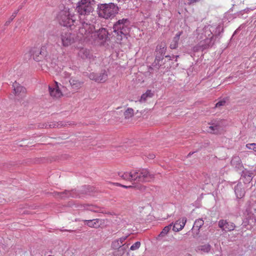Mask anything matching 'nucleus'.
<instances>
[{"mask_svg": "<svg viewBox=\"0 0 256 256\" xmlns=\"http://www.w3.org/2000/svg\"><path fill=\"white\" fill-rule=\"evenodd\" d=\"M204 221L202 218H198L195 220L192 231L196 235L199 234L200 229L204 225Z\"/></svg>", "mask_w": 256, "mask_h": 256, "instance_id": "obj_20", "label": "nucleus"}, {"mask_svg": "<svg viewBox=\"0 0 256 256\" xmlns=\"http://www.w3.org/2000/svg\"><path fill=\"white\" fill-rule=\"evenodd\" d=\"M48 44L43 45L40 48H34L32 50V56L36 62H42L44 60L46 62L52 64V60L49 56L47 48Z\"/></svg>", "mask_w": 256, "mask_h": 256, "instance_id": "obj_7", "label": "nucleus"}, {"mask_svg": "<svg viewBox=\"0 0 256 256\" xmlns=\"http://www.w3.org/2000/svg\"><path fill=\"white\" fill-rule=\"evenodd\" d=\"M55 126H56V124H52L50 125V128H54Z\"/></svg>", "mask_w": 256, "mask_h": 256, "instance_id": "obj_46", "label": "nucleus"}, {"mask_svg": "<svg viewBox=\"0 0 256 256\" xmlns=\"http://www.w3.org/2000/svg\"><path fill=\"white\" fill-rule=\"evenodd\" d=\"M97 74H94V73H91L89 75V78L92 80H94L95 82H97Z\"/></svg>", "mask_w": 256, "mask_h": 256, "instance_id": "obj_40", "label": "nucleus"}, {"mask_svg": "<svg viewBox=\"0 0 256 256\" xmlns=\"http://www.w3.org/2000/svg\"><path fill=\"white\" fill-rule=\"evenodd\" d=\"M166 50V48L165 44L162 43L158 45L156 48L157 52L160 54L161 56L165 54Z\"/></svg>", "mask_w": 256, "mask_h": 256, "instance_id": "obj_30", "label": "nucleus"}, {"mask_svg": "<svg viewBox=\"0 0 256 256\" xmlns=\"http://www.w3.org/2000/svg\"><path fill=\"white\" fill-rule=\"evenodd\" d=\"M231 164L236 168H240L242 166V161L239 156H234L231 160Z\"/></svg>", "mask_w": 256, "mask_h": 256, "instance_id": "obj_26", "label": "nucleus"}, {"mask_svg": "<svg viewBox=\"0 0 256 256\" xmlns=\"http://www.w3.org/2000/svg\"><path fill=\"white\" fill-rule=\"evenodd\" d=\"M80 25L79 27L78 36L80 38L90 40L94 30V25L89 24L88 22L84 20L83 18L80 19Z\"/></svg>", "mask_w": 256, "mask_h": 256, "instance_id": "obj_6", "label": "nucleus"}, {"mask_svg": "<svg viewBox=\"0 0 256 256\" xmlns=\"http://www.w3.org/2000/svg\"><path fill=\"white\" fill-rule=\"evenodd\" d=\"M226 103V100L224 99L220 100L216 104V107H220L221 106H224Z\"/></svg>", "mask_w": 256, "mask_h": 256, "instance_id": "obj_39", "label": "nucleus"}, {"mask_svg": "<svg viewBox=\"0 0 256 256\" xmlns=\"http://www.w3.org/2000/svg\"><path fill=\"white\" fill-rule=\"evenodd\" d=\"M60 40L64 46H68L74 42V37L69 32H62L60 36Z\"/></svg>", "mask_w": 256, "mask_h": 256, "instance_id": "obj_13", "label": "nucleus"}, {"mask_svg": "<svg viewBox=\"0 0 256 256\" xmlns=\"http://www.w3.org/2000/svg\"><path fill=\"white\" fill-rule=\"evenodd\" d=\"M246 148L249 150H252L254 152H256V143H251L248 144L246 146Z\"/></svg>", "mask_w": 256, "mask_h": 256, "instance_id": "obj_38", "label": "nucleus"}, {"mask_svg": "<svg viewBox=\"0 0 256 256\" xmlns=\"http://www.w3.org/2000/svg\"><path fill=\"white\" fill-rule=\"evenodd\" d=\"M90 210L94 212H101L100 210L96 209V208H93Z\"/></svg>", "mask_w": 256, "mask_h": 256, "instance_id": "obj_45", "label": "nucleus"}, {"mask_svg": "<svg viewBox=\"0 0 256 256\" xmlns=\"http://www.w3.org/2000/svg\"><path fill=\"white\" fill-rule=\"evenodd\" d=\"M70 84L74 92H77L82 86L84 82L76 77H71L69 80Z\"/></svg>", "mask_w": 256, "mask_h": 256, "instance_id": "obj_15", "label": "nucleus"}, {"mask_svg": "<svg viewBox=\"0 0 256 256\" xmlns=\"http://www.w3.org/2000/svg\"><path fill=\"white\" fill-rule=\"evenodd\" d=\"M156 59H157V60H158V57H157V56H156ZM160 59H163V56H162V58H161V57H160V58H159V60H160Z\"/></svg>", "mask_w": 256, "mask_h": 256, "instance_id": "obj_48", "label": "nucleus"}, {"mask_svg": "<svg viewBox=\"0 0 256 256\" xmlns=\"http://www.w3.org/2000/svg\"><path fill=\"white\" fill-rule=\"evenodd\" d=\"M244 215L245 218L242 224V226H250L247 229L250 228L256 222V204H250L246 208Z\"/></svg>", "mask_w": 256, "mask_h": 256, "instance_id": "obj_5", "label": "nucleus"}, {"mask_svg": "<svg viewBox=\"0 0 256 256\" xmlns=\"http://www.w3.org/2000/svg\"><path fill=\"white\" fill-rule=\"evenodd\" d=\"M122 244L119 242L118 239L114 240L111 245V247L114 250H118L121 248Z\"/></svg>", "mask_w": 256, "mask_h": 256, "instance_id": "obj_32", "label": "nucleus"}, {"mask_svg": "<svg viewBox=\"0 0 256 256\" xmlns=\"http://www.w3.org/2000/svg\"><path fill=\"white\" fill-rule=\"evenodd\" d=\"M182 34V32H178L173 38L170 44V48L171 49H175L178 46V42L180 36Z\"/></svg>", "mask_w": 256, "mask_h": 256, "instance_id": "obj_24", "label": "nucleus"}, {"mask_svg": "<svg viewBox=\"0 0 256 256\" xmlns=\"http://www.w3.org/2000/svg\"><path fill=\"white\" fill-rule=\"evenodd\" d=\"M172 226V224H170L169 225L165 226L163 228L162 230L160 233V234H159L158 236L160 237H163V236H165L168 232L171 229Z\"/></svg>", "mask_w": 256, "mask_h": 256, "instance_id": "obj_31", "label": "nucleus"}, {"mask_svg": "<svg viewBox=\"0 0 256 256\" xmlns=\"http://www.w3.org/2000/svg\"><path fill=\"white\" fill-rule=\"evenodd\" d=\"M166 58H170V56H166Z\"/></svg>", "mask_w": 256, "mask_h": 256, "instance_id": "obj_50", "label": "nucleus"}, {"mask_svg": "<svg viewBox=\"0 0 256 256\" xmlns=\"http://www.w3.org/2000/svg\"><path fill=\"white\" fill-rule=\"evenodd\" d=\"M78 55L82 59H90L92 56L90 50L86 48L80 49Z\"/></svg>", "mask_w": 256, "mask_h": 256, "instance_id": "obj_21", "label": "nucleus"}, {"mask_svg": "<svg viewBox=\"0 0 256 256\" xmlns=\"http://www.w3.org/2000/svg\"><path fill=\"white\" fill-rule=\"evenodd\" d=\"M209 182H211V181L210 180H206V184H208Z\"/></svg>", "mask_w": 256, "mask_h": 256, "instance_id": "obj_47", "label": "nucleus"}, {"mask_svg": "<svg viewBox=\"0 0 256 256\" xmlns=\"http://www.w3.org/2000/svg\"><path fill=\"white\" fill-rule=\"evenodd\" d=\"M116 184L118 186H122V188H135L142 190V188H143V186L142 184H135L134 183L133 184V185L128 186L122 185V184H118V183Z\"/></svg>", "mask_w": 256, "mask_h": 256, "instance_id": "obj_28", "label": "nucleus"}, {"mask_svg": "<svg viewBox=\"0 0 256 256\" xmlns=\"http://www.w3.org/2000/svg\"><path fill=\"white\" fill-rule=\"evenodd\" d=\"M13 92L10 98L16 100H20L26 96V89L20 84L15 82L12 84Z\"/></svg>", "mask_w": 256, "mask_h": 256, "instance_id": "obj_11", "label": "nucleus"}, {"mask_svg": "<svg viewBox=\"0 0 256 256\" xmlns=\"http://www.w3.org/2000/svg\"><path fill=\"white\" fill-rule=\"evenodd\" d=\"M155 158V156L154 154H150L148 156V158L149 159H153Z\"/></svg>", "mask_w": 256, "mask_h": 256, "instance_id": "obj_44", "label": "nucleus"}, {"mask_svg": "<svg viewBox=\"0 0 256 256\" xmlns=\"http://www.w3.org/2000/svg\"><path fill=\"white\" fill-rule=\"evenodd\" d=\"M199 0H188V3L189 4H194Z\"/></svg>", "mask_w": 256, "mask_h": 256, "instance_id": "obj_43", "label": "nucleus"}, {"mask_svg": "<svg viewBox=\"0 0 256 256\" xmlns=\"http://www.w3.org/2000/svg\"><path fill=\"white\" fill-rule=\"evenodd\" d=\"M245 184L242 182H238L234 186V192L238 198H241L245 194Z\"/></svg>", "mask_w": 256, "mask_h": 256, "instance_id": "obj_18", "label": "nucleus"}, {"mask_svg": "<svg viewBox=\"0 0 256 256\" xmlns=\"http://www.w3.org/2000/svg\"><path fill=\"white\" fill-rule=\"evenodd\" d=\"M118 175L120 178L124 180L134 182L132 170L130 172H120L118 173Z\"/></svg>", "mask_w": 256, "mask_h": 256, "instance_id": "obj_23", "label": "nucleus"}, {"mask_svg": "<svg viewBox=\"0 0 256 256\" xmlns=\"http://www.w3.org/2000/svg\"><path fill=\"white\" fill-rule=\"evenodd\" d=\"M18 10H16V11H15L14 12L12 13V15L10 16V19L6 21V24H5V25L6 26H8L12 21V20H14V18L16 17V16L18 12Z\"/></svg>", "mask_w": 256, "mask_h": 256, "instance_id": "obj_37", "label": "nucleus"}, {"mask_svg": "<svg viewBox=\"0 0 256 256\" xmlns=\"http://www.w3.org/2000/svg\"><path fill=\"white\" fill-rule=\"evenodd\" d=\"M153 95L154 94L150 90H148L141 96L140 101L141 102H145L148 98H152Z\"/></svg>", "mask_w": 256, "mask_h": 256, "instance_id": "obj_27", "label": "nucleus"}, {"mask_svg": "<svg viewBox=\"0 0 256 256\" xmlns=\"http://www.w3.org/2000/svg\"><path fill=\"white\" fill-rule=\"evenodd\" d=\"M222 120H212L208 124L206 131L211 134H218L222 130Z\"/></svg>", "mask_w": 256, "mask_h": 256, "instance_id": "obj_12", "label": "nucleus"}, {"mask_svg": "<svg viewBox=\"0 0 256 256\" xmlns=\"http://www.w3.org/2000/svg\"><path fill=\"white\" fill-rule=\"evenodd\" d=\"M95 4L94 0H80L76 4V10L80 20L82 17L87 18L93 12Z\"/></svg>", "mask_w": 256, "mask_h": 256, "instance_id": "obj_3", "label": "nucleus"}, {"mask_svg": "<svg viewBox=\"0 0 256 256\" xmlns=\"http://www.w3.org/2000/svg\"><path fill=\"white\" fill-rule=\"evenodd\" d=\"M140 242H136L134 244H133L130 247V250H138L140 246Z\"/></svg>", "mask_w": 256, "mask_h": 256, "instance_id": "obj_36", "label": "nucleus"}, {"mask_svg": "<svg viewBox=\"0 0 256 256\" xmlns=\"http://www.w3.org/2000/svg\"><path fill=\"white\" fill-rule=\"evenodd\" d=\"M62 76L65 78H69L70 74L68 72H64L62 74Z\"/></svg>", "mask_w": 256, "mask_h": 256, "instance_id": "obj_42", "label": "nucleus"}, {"mask_svg": "<svg viewBox=\"0 0 256 256\" xmlns=\"http://www.w3.org/2000/svg\"><path fill=\"white\" fill-rule=\"evenodd\" d=\"M128 236H122L120 237L119 238H118L119 240V242L122 244V245L124 243V242L126 240Z\"/></svg>", "mask_w": 256, "mask_h": 256, "instance_id": "obj_41", "label": "nucleus"}, {"mask_svg": "<svg viewBox=\"0 0 256 256\" xmlns=\"http://www.w3.org/2000/svg\"><path fill=\"white\" fill-rule=\"evenodd\" d=\"M156 59H157V60H158V57H157V56H156ZM160 59H163V56H162V58H161V57H160V58H159V60H160Z\"/></svg>", "mask_w": 256, "mask_h": 256, "instance_id": "obj_49", "label": "nucleus"}, {"mask_svg": "<svg viewBox=\"0 0 256 256\" xmlns=\"http://www.w3.org/2000/svg\"><path fill=\"white\" fill-rule=\"evenodd\" d=\"M199 250L204 252H208L210 250V246L209 244H206L200 246Z\"/></svg>", "mask_w": 256, "mask_h": 256, "instance_id": "obj_34", "label": "nucleus"}, {"mask_svg": "<svg viewBox=\"0 0 256 256\" xmlns=\"http://www.w3.org/2000/svg\"><path fill=\"white\" fill-rule=\"evenodd\" d=\"M129 245L130 244L126 242L122 245L121 248L118 250V252H119L118 256H122L125 253Z\"/></svg>", "mask_w": 256, "mask_h": 256, "instance_id": "obj_29", "label": "nucleus"}, {"mask_svg": "<svg viewBox=\"0 0 256 256\" xmlns=\"http://www.w3.org/2000/svg\"><path fill=\"white\" fill-rule=\"evenodd\" d=\"M98 82H104L108 79V74L106 71L97 75Z\"/></svg>", "mask_w": 256, "mask_h": 256, "instance_id": "obj_25", "label": "nucleus"}, {"mask_svg": "<svg viewBox=\"0 0 256 256\" xmlns=\"http://www.w3.org/2000/svg\"><path fill=\"white\" fill-rule=\"evenodd\" d=\"M222 28L220 26L215 28L212 26H206L204 28H198L195 35L198 41V44L193 48L194 52L203 51L212 47L215 43L216 38L222 32Z\"/></svg>", "mask_w": 256, "mask_h": 256, "instance_id": "obj_1", "label": "nucleus"}, {"mask_svg": "<svg viewBox=\"0 0 256 256\" xmlns=\"http://www.w3.org/2000/svg\"><path fill=\"white\" fill-rule=\"evenodd\" d=\"M98 16L105 19L114 17L118 12V8L114 3L99 4L97 8Z\"/></svg>", "mask_w": 256, "mask_h": 256, "instance_id": "obj_4", "label": "nucleus"}, {"mask_svg": "<svg viewBox=\"0 0 256 256\" xmlns=\"http://www.w3.org/2000/svg\"><path fill=\"white\" fill-rule=\"evenodd\" d=\"M58 19L61 25L71 27L76 22V16L74 14H72L70 10L64 8L61 11L58 15Z\"/></svg>", "mask_w": 256, "mask_h": 256, "instance_id": "obj_8", "label": "nucleus"}, {"mask_svg": "<svg viewBox=\"0 0 256 256\" xmlns=\"http://www.w3.org/2000/svg\"><path fill=\"white\" fill-rule=\"evenodd\" d=\"M134 176L133 180L134 184L136 182H144L150 181L154 178V175L151 174L148 170L142 168L132 170Z\"/></svg>", "mask_w": 256, "mask_h": 256, "instance_id": "obj_9", "label": "nucleus"}, {"mask_svg": "<svg viewBox=\"0 0 256 256\" xmlns=\"http://www.w3.org/2000/svg\"><path fill=\"white\" fill-rule=\"evenodd\" d=\"M126 118H129L134 116V110L132 108H128L124 112Z\"/></svg>", "mask_w": 256, "mask_h": 256, "instance_id": "obj_33", "label": "nucleus"}, {"mask_svg": "<svg viewBox=\"0 0 256 256\" xmlns=\"http://www.w3.org/2000/svg\"><path fill=\"white\" fill-rule=\"evenodd\" d=\"M186 218H182L176 222L172 226V230L175 232H178L182 230L186 222Z\"/></svg>", "mask_w": 256, "mask_h": 256, "instance_id": "obj_19", "label": "nucleus"}, {"mask_svg": "<svg viewBox=\"0 0 256 256\" xmlns=\"http://www.w3.org/2000/svg\"><path fill=\"white\" fill-rule=\"evenodd\" d=\"M253 172L252 171L244 170L242 172V178L245 180H244V183H249L252 178Z\"/></svg>", "mask_w": 256, "mask_h": 256, "instance_id": "obj_22", "label": "nucleus"}, {"mask_svg": "<svg viewBox=\"0 0 256 256\" xmlns=\"http://www.w3.org/2000/svg\"><path fill=\"white\" fill-rule=\"evenodd\" d=\"M218 226L222 230L230 232L236 228L234 223L226 220H220L218 222Z\"/></svg>", "mask_w": 256, "mask_h": 256, "instance_id": "obj_14", "label": "nucleus"}, {"mask_svg": "<svg viewBox=\"0 0 256 256\" xmlns=\"http://www.w3.org/2000/svg\"><path fill=\"white\" fill-rule=\"evenodd\" d=\"M84 224H86L90 228H98L104 223V220L96 218L90 220H83Z\"/></svg>", "mask_w": 256, "mask_h": 256, "instance_id": "obj_17", "label": "nucleus"}, {"mask_svg": "<svg viewBox=\"0 0 256 256\" xmlns=\"http://www.w3.org/2000/svg\"><path fill=\"white\" fill-rule=\"evenodd\" d=\"M61 194L62 195L61 196L62 198H64V197L74 198V197L76 196V194H74V192L72 191V192L66 191L62 193H61Z\"/></svg>", "mask_w": 256, "mask_h": 256, "instance_id": "obj_35", "label": "nucleus"}, {"mask_svg": "<svg viewBox=\"0 0 256 256\" xmlns=\"http://www.w3.org/2000/svg\"><path fill=\"white\" fill-rule=\"evenodd\" d=\"M49 92L51 96L55 98H59L62 95V92L59 88L58 83L54 82V85L53 86H49Z\"/></svg>", "mask_w": 256, "mask_h": 256, "instance_id": "obj_16", "label": "nucleus"}, {"mask_svg": "<svg viewBox=\"0 0 256 256\" xmlns=\"http://www.w3.org/2000/svg\"><path fill=\"white\" fill-rule=\"evenodd\" d=\"M108 32L105 28H101L96 31L93 32L90 38V42L103 44L108 38Z\"/></svg>", "mask_w": 256, "mask_h": 256, "instance_id": "obj_10", "label": "nucleus"}, {"mask_svg": "<svg viewBox=\"0 0 256 256\" xmlns=\"http://www.w3.org/2000/svg\"><path fill=\"white\" fill-rule=\"evenodd\" d=\"M130 22L128 19L123 18L118 20L112 27V36L116 38V43L121 45L127 42V35L130 32Z\"/></svg>", "mask_w": 256, "mask_h": 256, "instance_id": "obj_2", "label": "nucleus"}]
</instances>
